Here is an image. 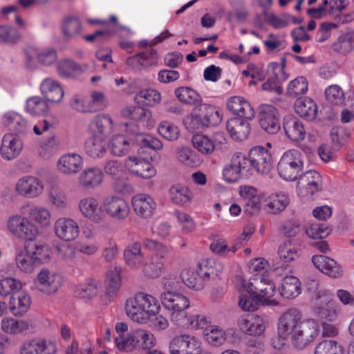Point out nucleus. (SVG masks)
Returning a JSON list of instances; mask_svg holds the SVG:
<instances>
[{"label":"nucleus","instance_id":"f257e3e1","mask_svg":"<svg viewBox=\"0 0 354 354\" xmlns=\"http://www.w3.org/2000/svg\"><path fill=\"white\" fill-rule=\"evenodd\" d=\"M319 326L313 319H303L301 312L297 308H290L283 313L278 320L277 334L282 340L291 339L292 345L303 349L318 336Z\"/></svg>","mask_w":354,"mask_h":354},{"label":"nucleus","instance_id":"f03ea898","mask_svg":"<svg viewBox=\"0 0 354 354\" xmlns=\"http://www.w3.org/2000/svg\"><path fill=\"white\" fill-rule=\"evenodd\" d=\"M142 244L154 253L151 255L148 261L145 259L140 268L147 277H159L165 270V259L168 257L169 250L162 243L149 239H145Z\"/></svg>","mask_w":354,"mask_h":354},{"label":"nucleus","instance_id":"7ed1b4c3","mask_svg":"<svg viewBox=\"0 0 354 354\" xmlns=\"http://www.w3.org/2000/svg\"><path fill=\"white\" fill-rule=\"evenodd\" d=\"M162 306L170 312V317L175 324L185 325L187 320V309L190 306L189 299L181 293L164 292L160 295Z\"/></svg>","mask_w":354,"mask_h":354},{"label":"nucleus","instance_id":"20e7f679","mask_svg":"<svg viewBox=\"0 0 354 354\" xmlns=\"http://www.w3.org/2000/svg\"><path fill=\"white\" fill-rule=\"evenodd\" d=\"M115 342L120 351L130 352L136 348L149 349L155 345L153 335L144 329H137L126 335L115 337Z\"/></svg>","mask_w":354,"mask_h":354},{"label":"nucleus","instance_id":"39448f33","mask_svg":"<svg viewBox=\"0 0 354 354\" xmlns=\"http://www.w3.org/2000/svg\"><path fill=\"white\" fill-rule=\"evenodd\" d=\"M186 120L189 121L190 129L201 130L217 125L221 122V117L214 106L201 104L194 106Z\"/></svg>","mask_w":354,"mask_h":354},{"label":"nucleus","instance_id":"423d86ee","mask_svg":"<svg viewBox=\"0 0 354 354\" xmlns=\"http://www.w3.org/2000/svg\"><path fill=\"white\" fill-rule=\"evenodd\" d=\"M303 169V154L297 149L286 151L281 157L277 165L279 176L287 181L297 180Z\"/></svg>","mask_w":354,"mask_h":354},{"label":"nucleus","instance_id":"0eeeda50","mask_svg":"<svg viewBox=\"0 0 354 354\" xmlns=\"http://www.w3.org/2000/svg\"><path fill=\"white\" fill-rule=\"evenodd\" d=\"M249 162L248 156L242 153H236L229 164L223 169V178L229 183L237 182L242 177H248Z\"/></svg>","mask_w":354,"mask_h":354},{"label":"nucleus","instance_id":"6e6552de","mask_svg":"<svg viewBox=\"0 0 354 354\" xmlns=\"http://www.w3.org/2000/svg\"><path fill=\"white\" fill-rule=\"evenodd\" d=\"M248 161L250 162V175H252V169L260 174H268L272 168L273 160L271 153L262 146H255L250 150Z\"/></svg>","mask_w":354,"mask_h":354},{"label":"nucleus","instance_id":"1a4fd4ad","mask_svg":"<svg viewBox=\"0 0 354 354\" xmlns=\"http://www.w3.org/2000/svg\"><path fill=\"white\" fill-rule=\"evenodd\" d=\"M314 313L319 318L333 321L336 318L335 301L328 291H319L315 295Z\"/></svg>","mask_w":354,"mask_h":354},{"label":"nucleus","instance_id":"9d476101","mask_svg":"<svg viewBox=\"0 0 354 354\" xmlns=\"http://www.w3.org/2000/svg\"><path fill=\"white\" fill-rule=\"evenodd\" d=\"M9 230L16 236L27 241H32L37 235V228L27 218L15 215L8 221Z\"/></svg>","mask_w":354,"mask_h":354},{"label":"nucleus","instance_id":"9b49d317","mask_svg":"<svg viewBox=\"0 0 354 354\" xmlns=\"http://www.w3.org/2000/svg\"><path fill=\"white\" fill-rule=\"evenodd\" d=\"M37 288L47 295L57 291L62 283V277L54 271L46 268H42L34 281Z\"/></svg>","mask_w":354,"mask_h":354},{"label":"nucleus","instance_id":"f8f14e48","mask_svg":"<svg viewBox=\"0 0 354 354\" xmlns=\"http://www.w3.org/2000/svg\"><path fill=\"white\" fill-rule=\"evenodd\" d=\"M259 122L261 127L270 134H276L280 129L278 111L270 104L259 107Z\"/></svg>","mask_w":354,"mask_h":354},{"label":"nucleus","instance_id":"ddd939ff","mask_svg":"<svg viewBox=\"0 0 354 354\" xmlns=\"http://www.w3.org/2000/svg\"><path fill=\"white\" fill-rule=\"evenodd\" d=\"M103 208L115 220H124L129 214L128 203L121 197L109 196L103 200Z\"/></svg>","mask_w":354,"mask_h":354},{"label":"nucleus","instance_id":"4468645a","mask_svg":"<svg viewBox=\"0 0 354 354\" xmlns=\"http://www.w3.org/2000/svg\"><path fill=\"white\" fill-rule=\"evenodd\" d=\"M268 72L272 75L262 84V88L280 95L283 93L281 82L287 80L288 75L282 70L277 62H271L268 66Z\"/></svg>","mask_w":354,"mask_h":354},{"label":"nucleus","instance_id":"2eb2a0df","mask_svg":"<svg viewBox=\"0 0 354 354\" xmlns=\"http://www.w3.org/2000/svg\"><path fill=\"white\" fill-rule=\"evenodd\" d=\"M239 281L243 283V289L241 291L239 304V306L245 311H254L260 304H263L262 299L257 295V292L253 290V282L245 281L240 277H237Z\"/></svg>","mask_w":354,"mask_h":354},{"label":"nucleus","instance_id":"dca6fc26","mask_svg":"<svg viewBox=\"0 0 354 354\" xmlns=\"http://www.w3.org/2000/svg\"><path fill=\"white\" fill-rule=\"evenodd\" d=\"M199 342L193 337L180 335L174 337L169 344L171 354H197Z\"/></svg>","mask_w":354,"mask_h":354},{"label":"nucleus","instance_id":"f3484780","mask_svg":"<svg viewBox=\"0 0 354 354\" xmlns=\"http://www.w3.org/2000/svg\"><path fill=\"white\" fill-rule=\"evenodd\" d=\"M129 172L142 178L148 179L156 174L154 167L145 158L129 156L125 160Z\"/></svg>","mask_w":354,"mask_h":354},{"label":"nucleus","instance_id":"a211bd4d","mask_svg":"<svg viewBox=\"0 0 354 354\" xmlns=\"http://www.w3.org/2000/svg\"><path fill=\"white\" fill-rule=\"evenodd\" d=\"M54 229L58 238L64 241H72L79 235L77 223L71 218H60L55 223Z\"/></svg>","mask_w":354,"mask_h":354},{"label":"nucleus","instance_id":"6ab92c4d","mask_svg":"<svg viewBox=\"0 0 354 354\" xmlns=\"http://www.w3.org/2000/svg\"><path fill=\"white\" fill-rule=\"evenodd\" d=\"M227 109L234 115L245 120H252L254 118L255 112L250 103L241 96H233L227 101Z\"/></svg>","mask_w":354,"mask_h":354},{"label":"nucleus","instance_id":"aec40b11","mask_svg":"<svg viewBox=\"0 0 354 354\" xmlns=\"http://www.w3.org/2000/svg\"><path fill=\"white\" fill-rule=\"evenodd\" d=\"M22 147L21 140L12 133H8L3 137L0 152L3 159L11 160L19 155Z\"/></svg>","mask_w":354,"mask_h":354},{"label":"nucleus","instance_id":"412c9836","mask_svg":"<svg viewBox=\"0 0 354 354\" xmlns=\"http://www.w3.org/2000/svg\"><path fill=\"white\" fill-rule=\"evenodd\" d=\"M42 183L35 177L24 176L16 184L17 192L24 196L33 198L39 195L43 191Z\"/></svg>","mask_w":354,"mask_h":354},{"label":"nucleus","instance_id":"4be33fe9","mask_svg":"<svg viewBox=\"0 0 354 354\" xmlns=\"http://www.w3.org/2000/svg\"><path fill=\"white\" fill-rule=\"evenodd\" d=\"M283 127L286 135L292 141H301L305 138L306 129L303 122L292 115H288L283 118Z\"/></svg>","mask_w":354,"mask_h":354},{"label":"nucleus","instance_id":"5701e85b","mask_svg":"<svg viewBox=\"0 0 354 354\" xmlns=\"http://www.w3.org/2000/svg\"><path fill=\"white\" fill-rule=\"evenodd\" d=\"M321 176L316 171H308L299 176L297 186L304 189L307 196H313L321 189Z\"/></svg>","mask_w":354,"mask_h":354},{"label":"nucleus","instance_id":"b1692460","mask_svg":"<svg viewBox=\"0 0 354 354\" xmlns=\"http://www.w3.org/2000/svg\"><path fill=\"white\" fill-rule=\"evenodd\" d=\"M248 120L241 118H232L227 120L226 128L231 137L237 141L246 140L250 133Z\"/></svg>","mask_w":354,"mask_h":354},{"label":"nucleus","instance_id":"393cba45","mask_svg":"<svg viewBox=\"0 0 354 354\" xmlns=\"http://www.w3.org/2000/svg\"><path fill=\"white\" fill-rule=\"evenodd\" d=\"M40 90L44 98L48 102H59L64 94L60 84L52 78L44 79L40 85Z\"/></svg>","mask_w":354,"mask_h":354},{"label":"nucleus","instance_id":"a878e982","mask_svg":"<svg viewBox=\"0 0 354 354\" xmlns=\"http://www.w3.org/2000/svg\"><path fill=\"white\" fill-rule=\"evenodd\" d=\"M312 261L317 269L330 277L337 278L342 275L343 270L340 266L326 256L314 255Z\"/></svg>","mask_w":354,"mask_h":354},{"label":"nucleus","instance_id":"bb28decb","mask_svg":"<svg viewBox=\"0 0 354 354\" xmlns=\"http://www.w3.org/2000/svg\"><path fill=\"white\" fill-rule=\"evenodd\" d=\"M113 129V120L108 115L102 114L94 118L89 124L91 136H97L105 140Z\"/></svg>","mask_w":354,"mask_h":354},{"label":"nucleus","instance_id":"cd10ccee","mask_svg":"<svg viewBox=\"0 0 354 354\" xmlns=\"http://www.w3.org/2000/svg\"><path fill=\"white\" fill-rule=\"evenodd\" d=\"M58 170L64 174H74L79 172L83 167V159L77 153L63 155L58 160Z\"/></svg>","mask_w":354,"mask_h":354},{"label":"nucleus","instance_id":"c85d7f7f","mask_svg":"<svg viewBox=\"0 0 354 354\" xmlns=\"http://www.w3.org/2000/svg\"><path fill=\"white\" fill-rule=\"evenodd\" d=\"M3 122L16 136L24 135L30 129L26 120L15 112H8L4 114Z\"/></svg>","mask_w":354,"mask_h":354},{"label":"nucleus","instance_id":"c756f323","mask_svg":"<svg viewBox=\"0 0 354 354\" xmlns=\"http://www.w3.org/2000/svg\"><path fill=\"white\" fill-rule=\"evenodd\" d=\"M79 208L82 214L94 222H100L104 217L103 210L98 201L91 197L80 201Z\"/></svg>","mask_w":354,"mask_h":354},{"label":"nucleus","instance_id":"7c9ffc66","mask_svg":"<svg viewBox=\"0 0 354 354\" xmlns=\"http://www.w3.org/2000/svg\"><path fill=\"white\" fill-rule=\"evenodd\" d=\"M240 329L249 335H260L264 330L263 320L257 315H248L241 317L239 320Z\"/></svg>","mask_w":354,"mask_h":354},{"label":"nucleus","instance_id":"2f4dec72","mask_svg":"<svg viewBox=\"0 0 354 354\" xmlns=\"http://www.w3.org/2000/svg\"><path fill=\"white\" fill-rule=\"evenodd\" d=\"M289 203L290 198L287 194H273L265 200L264 209L269 214H278L282 212Z\"/></svg>","mask_w":354,"mask_h":354},{"label":"nucleus","instance_id":"473e14b6","mask_svg":"<svg viewBox=\"0 0 354 354\" xmlns=\"http://www.w3.org/2000/svg\"><path fill=\"white\" fill-rule=\"evenodd\" d=\"M125 263L131 268H140L145 262V254L142 252L141 243L136 241L129 244L124 250Z\"/></svg>","mask_w":354,"mask_h":354},{"label":"nucleus","instance_id":"72a5a7b5","mask_svg":"<svg viewBox=\"0 0 354 354\" xmlns=\"http://www.w3.org/2000/svg\"><path fill=\"white\" fill-rule=\"evenodd\" d=\"M109 148L113 155L122 157L136 148L135 139H128L123 135H115L109 141Z\"/></svg>","mask_w":354,"mask_h":354},{"label":"nucleus","instance_id":"f704fd0d","mask_svg":"<svg viewBox=\"0 0 354 354\" xmlns=\"http://www.w3.org/2000/svg\"><path fill=\"white\" fill-rule=\"evenodd\" d=\"M132 205L136 213L143 217H150L155 209L156 203L148 195L138 194L132 199Z\"/></svg>","mask_w":354,"mask_h":354},{"label":"nucleus","instance_id":"c9c22d12","mask_svg":"<svg viewBox=\"0 0 354 354\" xmlns=\"http://www.w3.org/2000/svg\"><path fill=\"white\" fill-rule=\"evenodd\" d=\"M30 297L24 292H18L11 295L9 301L10 310L15 316H22L30 308Z\"/></svg>","mask_w":354,"mask_h":354},{"label":"nucleus","instance_id":"e433bc0d","mask_svg":"<svg viewBox=\"0 0 354 354\" xmlns=\"http://www.w3.org/2000/svg\"><path fill=\"white\" fill-rule=\"evenodd\" d=\"M296 113L301 118L307 120H313L317 114V106L316 103L308 97H299L295 103Z\"/></svg>","mask_w":354,"mask_h":354},{"label":"nucleus","instance_id":"4c0bfd02","mask_svg":"<svg viewBox=\"0 0 354 354\" xmlns=\"http://www.w3.org/2000/svg\"><path fill=\"white\" fill-rule=\"evenodd\" d=\"M279 292L283 298L294 299L301 293V283L295 276H286L282 280Z\"/></svg>","mask_w":354,"mask_h":354},{"label":"nucleus","instance_id":"58836bf2","mask_svg":"<svg viewBox=\"0 0 354 354\" xmlns=\"http://www.w3.org/2000/svg\"><path fill=\"white\" fill-rule=\"evenodd\" d=\"M121 268L115 267L109 270L106 279L105 295L110 301L117 294L121 285Z\"/></svg>","mask_w":354,"mask_h":354},{"label":"nucleus","instance_id":"ea45409f","mask_svg":"<svg viewBox=\"0 0 354 354\" xmlns=\"http://www.w3.org/2000/svg\"><path fill=\"white\" fill-rule=\"evenodd\" d=\"M103 180L102 170L96 167L86 169L79 176L80 185L84 188H91L99 185Z\"/></svg>","mask_w":354,"mask_h":354},{"label":"nucleus","instance_id":"a19ab883","mask_svg":"<svg viewBox=\"0 0 354 354\" xmlns=\"http://www.w3.org/2000/svg\"><path fill=\"white\" fill-rule=\"evenodd\" d=\"M85 152L93 158L104 157L106 153L104 139L91 136L84 145Z\"/></svg>","mask_w":354,"mask_h":354},{"label":"nucleus","instance_id":"79ce46f5","mask_svg":"<svg viewBox=\"0 0 354 354\" xmlns=\"http://www.w3.org/2000/svg\"><path fill=\"white\" fill-rule=\"evenodd\" d=\"M198 267L199 275L205 281L216 278L223 270V266L213 259L203 260Z\"/></svg>","mask_w":354,"mask_h":354},{"label":"nucleus","instance_id":"37998d69","mask_svg":"<svg viewBox=\"0 0 354 354\" xmlns=\"http://www.w3.org/2000/svg\"><path fill=\"white\" fill-rule=\"evenodd\" d=\"M82 29V21L77 17H67L62 21V33L64 37L68 40L79 36L81 34Z\"/></svg>","mask_w":354,"mask_h":354},{"label":"nucleus","instance_id":"c03bdc74","mask_svg":"<svg viewBox=\"0 0 354 354\" xmlns=\"http://www.w3.org/2000/svg\"><path fill=\"white\" fill-rule=\"evenodd\" d=\"M140 303L143 313H145L147 321L150 318V316L158 312L160 306L157 299L153 296L147 293L140 292L135 295Z\"/></svg>","mask_w":354,"mask_h":354},{"label":"nucleus","instance_id":"a18cd8bd","mask_svg":"<svg viewBox=\"0 0 354 354\" xmlns=\"http://www.w3.org/2000/svg\"><path fill=\"white\" fill-rule=\"evenodd\" d=\"M15 261L18 268L26 273L32 272L37 265L25 247L17 250Z\"/></svg>","mask_w":354,"mask_h":354},{"label":"nucleus","instance_id":"49530a36","mask_svg":"<svg viewBox=\"0 0 354 354\" xmlns=\"http://www.w3.org/2000/svg\"><path fill=\"white\" fill-rule=\"evenodd\" d=\"M135 142L136 147L140 146V148L138 149L139 154L142 153L146 148L157 151L162 149L163 147L162 142L159 139L149 134H136Z\"/></svg>","mask_w":354,"mask_h":354},{"label":"nucleus","instance_id":"de8ad7c7","mask_svg":"<svg viewBox=\"0 0 354 354\" xmlns=\"http://www.w3.org/2000/svg\"><path fill=\"white\" fill-rule=\"evenodd\" d=\"M171 201L179 205H185L189 203L192 193L189 189L180 184L172 185L169 190Z\"/></svg>","mask_w":354,"mask_h":354},{"label":"nucleus","instance_id":"09e8293b","mask_svg":"<svg viewBox=\"0 0 354 354\" xmlns=\"http://www.w3.org/2000/svg\"><path fill=\"white\" fill-rule=\"evenodd\" d=\"M127 315L134 322L140 324L147 323L145 313L142 312V308L138 302L136 297L127 299L125 304Z\"/></svg>","mask_w":354,"mask_h":354},{"label":"nucleus","instance_id":"8fccbe9b","mask_svg":"<svg viewBox=\"0 0 354 354\" xmlns=\"http://www.w3.org/2000/svg\"><path fill=\"white\" fill-rule=\"evenodd\" d=\"M176 97L185 104L194 105L201 102V95L193 88L188 86H180L174 91Z\"/></svg>","mask_w":354,"mask_h":354},{"label":"nucleus","instance_id":"3c124183","mask_svg":"<svg viewBox=\"0 0 354 354\" xmlns=\"http://www.w3.org/2000/svg\"><path fill=\"white\" fill-rule=\"evenodd\" d=\"M181 281L189 288L196 290L203 289L204 286V279L199 275L198 268L196 271L185 270L181 273Z\"/></svg>","mask_w":354,"mask_h":354},{"label":"nucleus","instance_id":"603ef678","mask_svg":"<svg viewBox=\"0 0 354 354\" xmlns=\"http://www.w3.org/2000/svg\"><path fill=\"white\" fill-rule=\"evenodd\" d=\"M25 248L37 265L46 260L49 257L48 247L44 244L31 241L25 245Z\"/></svg>","mask_w":354,"mask_h":354},{"label":"nucleus","instance_id":"864d4df0","mask_svg":"<svg viewBox=\"0 0 354 354\" xmlns=\"http://www.w3.org/2000/svg\"><path fill=\"white\" fill-rule=\"evenodd\" d=\"M194 147L201 153L209 155L215 150L212 139L207 136L196 134L192 139Z\"/></svg>","mask_w":354,"mask_h":354},{"label":"nucleus","instance_id":"5fc2aeb1","mask_svg":"<svg viewBox=\"0 0 354 354\" xmlns=\"http://www.w3.org/2000/svg\"><path fill=\"white\" fill-rule=\"evenodd\" d=\"M26 109L32 115H44L48 113V106L45 99L35 96L27 100Z\"/></svg>","mask_w":354,"mask_h":354},{"label":"nucleus","instance_id":"6e6d98bb","mask_svg":"<svg viewBox=\"0 0 354 354\" xmlns=\"http://www.w3.org/2000/svg\"><path fill=\"white\" fill-rule=\"evenodd\" d=\"M135 100L142 105L153 106L160 102L161 95L154 89L142 90L136 95Z\"/></svg>","mask_w":354,"mask_h":354},{"label":"nucleus","instance_id":"4d7b16f0","mask_svg":"<svg viewBox=\"0 0 354 354\" xmlns=\"http://www.w3.org/2000/svg\"><path fill=\"white\" fill-rule=\"evenodd\" d=\"M205 340L214 346L222 345L225 341V332L216 326H211L203 332Z\"/></svg>","mask_w":354,"mask_h":354},{"label":"nucleus","instance_id":"13d9d810","mask_svg":"<svg viewBox=\"0 0 354 354\" xmlns=\"http://www.w3.org/2000/svg\"><path fill=\"white\" fill-rule=\"evenodd\" d=\"M353 36L350 32H346L341 35L333 44V49L334 51L341 53L346 54L350 53L353 49Z\"/></svg>","mask_w":354,"mask_h":354},{"label":"nucleus","instance_id":"bf43d9fd","mask_svg":"<svg viewBox=\"0 0 354 354\" xmlns=\"http://www.w3.org/2000/svg\"><path fill=\"white\" fill-rule=\"evenodd\" d=\"M75 293L80 298L91 299L97 293V283L93 280H88L87 282L76 286Z\"/></svg>","mask_w":354,"mask_h":354},{"label":"nucleus","instance_id":"052dcab7","mask_svg":"<svg viewBox=\"0 0 354 354\" xmlns=\"http://www.w3.org/2000/svg\"><path fill=\"white\" fill-rule=\"evenodd\" d=\"M21 288L22 283L18 279L6 277L0 280V295L3 297L17 293Z\"/></svg>","mask_w":354,"mask_h":354},{"label":"nucleus","instance_id":"680f3d73","mask_svg":"<svg viewBox=\"0 0 354 354\" xmlns=\"http://www.w3.org/2000/svg\"><path fill=\"white\" fill-rule=\"evenodd\" d=\"M80 71L81 67L71 59L60 61L57 64V71L61 77H71Z\"/></svg>","mask_w":354,"mask_h":354},{"label":"nucleus","instance_id":"e2e57ef3","mask_svg":"<svg viewBox=\"0 0 354 354\" xmlns=\"http://www.w3.org/2000/svg\"><path fill=\"white\" fill-rule=\"evenodd\" d=\"M314 354H342V350L336 341L324 340L315 346Z\"/></svg>","mask_w":354,"mask_h":354},{"label":"nucleus","instance_id":"0e129e2a","mask_svg":"<svg viewBox=\"0 0 354 354\" xmlns=\"http://www.w3.org/2000/svg\"><path fill=\"white\" fill-rule=\"evenodd\" d=\"M308 91V82L304 77H298L290 82L287 88L288 94L293 97L305 94Z\"/></svg>","mask_w":354,"mask_h":354},{"label":"nucleus","instance_id":"69168bd1","mask_svg":"<svg viewBox=\"0 0 354 354\" xmlns=\"http://www.w3.org/2000/svg\"><path fill=\"white\" fill-rule=\"evenodd\" d=\"M278 255L283 263L294 261L299 257L297 249L289 241L279 245L278 248Z\"/></svg>","mask_w":354,"mask_h":354},{"label":"nucleus","instance_id":"338daca9","mask_svg":"<svg viewBox=\"0 0 354 354\" xmlns=\"http://www.w3.org/2000/svg\"><path fill=\"white\" fill-rule=\"evenodd\" d=\"M158 131L160 135L169 141L176 140L179 137L178 127L168 121H162L158 125Z\"/></svg>","mask_w":354,"mask_h":354},{"label":"nucleus","instance_id":"774afa93","mask_svg":"<svg viewBox=\"0 0 354 354\" xmlns=\"http://www.w3.org/2000/svg\"><path fill=\"white\" fill-rule=\"evenodd\" d=\"M325 96L327 102L332 105L339 106L344 104V92L342 88L337 85L328 86L325 91Z\"/></svg>","mask_w":354,"mask_h":354}]
</instances>
